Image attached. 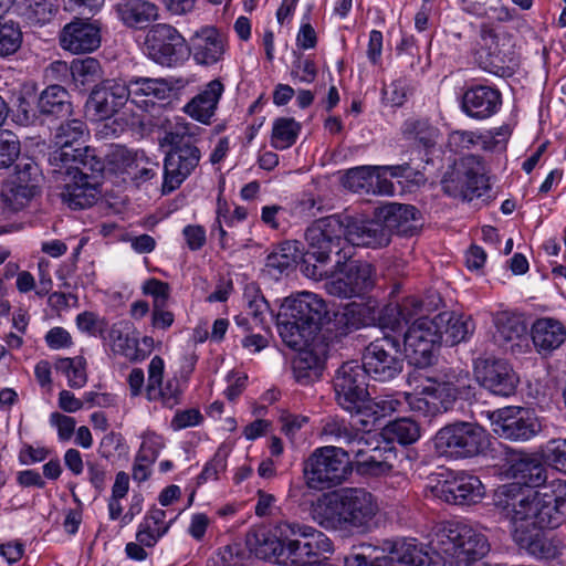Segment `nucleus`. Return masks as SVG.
Returning a JSON list of instances; mask_svg holds the SVG:
<instances>
[{
    "instance_id": "1",
    "label": "nucleus",
    "mask_w": 566,
    "mask_h": 566,
    "mask_svg": "<svg viewBox=\"0 0 566 566\" xmlns=\"http://www.w3.org/2000/svg\"><path fill=\"white\" fill-rule=\"evenodd\" d=\"M378 511L373 493L363 488H344L322 494L313 503L312 517L324 530L347 536L368 533Z\"/></svg>"
},
{
    "instance_id": "2",
    "label": "nucleus",
    "mask_w": 566,
    "mask_h": 566,
    "mask_svg": "<svg viewBox=\"0 0 566 566\" xmlns=\"http://www.w3.org/2000/svg\"><path fill=\"white\" fill-rule=\"evenodd\" d=\"M494 504L510 518L513 527L556 528L566 518V497L524 490L517 484L500 486Z\"/></svg>"
},
{
    "instance_id": "3",
    "label": "nucleus",
    "mask_w": 566,
    "mask_h": 566,
    "mask_svg": "<svg viewBox=\"0 0 566 566\" xmlns=\"http://www.w3.org/2000/svg\"><path fill=\"white\" fill-rule=\"evenodd\" d=\"M86 161L69 164L59 171L48 167L50 178L62 185L61 198L71 209L91 208L101 193V177L105 164L97 150H87Z\"/></svg>"
},
{
    "instance_id": "4",
    "label": "nucleus",
    "mask_w": 566,
    "mask_h": 566,
    "mask_svg": "<svg viewBox=\"0 0 566 566\" xmlns=\"http://www.w3.org/2000/svg\"><path fill=\"white\" fill-rule=\"evenodd\" d=\"M199 130L200 127L195 124L178 122L165 133L163 144L169 145L170 150L164 160V195L178 189L198 167L201 158L200 149L196 146Z\"/></svg>"
},
{
    "instance_id": "5",
    "label": "nucleus",
    "mask_w": 566,
    "mask_h": 566,
    "mask_svg": "<svg viewBox=\"0 0 566 566\" xmlns=\"http://www.w3.org/2000/svg\"><path fill=\"white\" fill-rule=\"evenodd\" d=\"M428 546L443 562V556H448L465 564L481 559L490 548L482 533L467 523L455 521L437 525Z\"/></svg>"
},
{
    "instance_id": "6",
    "label": "nucleus",
    "mask_w": 566,
    "mask_h": 566,
    "mask_svg": "<svg viewBox=\"0 0 566 566\" xmlns=\"http://www.w3.org/2000/svg\"><path fill=\"white\" fill-rule=\"evenodd\" d=\"M486 431L474 422L455 421L440 428L433 437L437 454L449 460L471 459L486 447Z\"/></svg>"
},
{
    "instance_id": "7",
    "label": "nucleus",
    "mask_w": 566,
    "mask_h": 566,
    "mask_svg": "<svg viewBox=\"0 0 566 566\" xmlns=\"http://www.w3.org/2000/svg\"><path fill=\"white\" fill-rule=\"evenodd\" d=\"M285 346L291 353L285 358L291 361L293 378L301 385H308L318 379L324 369L329 350V342L326 335L294 336L285 338Z\"/></svg>"
},
{
    "instance_id": "8",
    "label": "nucleus",
    "mask_w": 566,
    "mask_h": 566,
    "mask_svg": "<svg viewBox=\"0 0 566 566\" xmlns=\"http://www.w3.org/2000/svg\"><path fill=\"white\" fill-rule=\"evenodd\" d=\"M348 255L344 252L335 264L326 270L324 276L325 290L328 294L343 298L360 296L369 292L376 281L375 268L365 261L354 260L347 262Z\"/></svg>"
},
{
    "instance_id": "9",
    "label": "nucleus",
    "mask_w": 566,
    "mask_h": 566,
    "mask_svg": "<svg viewBox=\"0 0 566 566\" xmlns=\"http://www.w3.org/2000/svg\"><path fill=\"white\" fill-rule=\"evenodd\" d=\"M343 447L325 446L316 449L305 462L304 475L311 489L325 490L342 484L352 473Z\"/></svg>"
},
{
    "instance_id": "10",
    "label": "nucleus",
    "mask_w": 566,
    "mask_h": 566,
    "mask_svg": "<svg viewBox=\"0 0 566 566\" xmlns=\"http://www.w3.org/2000/svg\"><path fill=\"white\" fill-rule=\"evenodd\" d=\"M88 137L90 130L85 122L73 118L60 123L52 132L53 148L48 155L49 167H54V170L59 171L65 165L86 161V150H96L90 146H82Z\"/></svg>"
},
{
    "instance_id": "11",
    "label": "nucleus",
    "mask_w": 566,
    "mask_h": 566,
    "mask_svg": "<svg viewBox=\"0 0 566 566\" xmlns=\"http://www.w3.org/2000/svg\"><path fill=\"white\" fill-rule=\"evenodd\" d=\"M326 304L318 295L298 292L285 297V338L306 335H326L321 325L326 315Z\"/></svg>"
},
{
    "instance_id": "12",
    "label": "nucleus",
    "mask_w": 566,
    "mask_h": 566,
    "mask_svg": "<svg viewBox=\"0 0 566 566\" xmlns=\"http://www.w3.org/2000/svg\"><path fill=\"white\" fill-rule=\"evenodd\" d=\"M441 187L446 195L461 200L483 196L489 189V178L482 159L475 155L463 157L444 174Z\"/></svg>"
},
{
    "instance_id": "13",
    "label": "nucleus",
    "mask_w": 566,
    "mask_h": 566,
    "mask_svg": "<svg viewBox=\"0 0 566 566\" xmlns=\"http://www.w3.org/2000/svg\"><path fill=\"white\" fill-rule=\"evenodd\" d=\"M360 365L374 380L386 382L395 379L403 369L399 338L385 335L371 342L364 350Z\"/></svg>"
},
{
    "instance_id": "14",
    "label": "nucleus",
    "mask_w": 566,
    "mask_h": 566,
    "mask_svg": "<svg viewBox=\"0 0 566 566\" xmlns=\"http://www.w3.org/2000/svg\"><path fill=\"white\" fill-rule=\"evenodd\" d=\"M322 436L326 441L335 442L343 447L352 467L380 448L377 434L354 428L344 419L327 418L322 427Z\"/></svg>"
},
{
    "instance_id": "15",
    "label": "nucleus",
    "mask_w": 566,
    "mask_h": 566,
    "mask_svg": "<svg viewBox=\"0 0 566 566\" xmlns=\"http://www.w3.org/2000/svg\"><path fill=\"white\" fill-rule=\"evenodd\" d=\"M310 247V258H314L317 265L326 269L331 254L343 256L345 239V227L343 214H333L316 220L307 228L305 233Z\"/></svg>"
},
{
    "instance_id": "16",
    "label": "nucleus",
    "mask_w": 566,
    "mask_h": 566,
    "mask_svg": "<svg viewBox=\"0 0 566 566\" xmlns=\"http://www.w3.org/2000/svg\"><path fill=\"white\" fill-rule=\"evenodd\" d=\"M145 48L148 56L163 66H176L189 57L186 39L175 27L166 23H157L148 30Z\"/></svg>"
},
{
    "instance_id": "17",
    "label": "nucleus",
    "mask_w": 566,
    "mask_h": 566,
    "mask_svg": "<svg viewBox=\"0 0 566 566\" xmlns=\"http://www.w3.org/2000/svg\"><path fill=\"white\" fill-rule=\"evenodd\" d=\"M491 420L495 434L514 442L530 441L542 431V423L534 412L521 407L497 409Z\"/></svg>"
},
{
    "instance_id": "18",
    "label": "nucleus",
    "mask_w": 566,
    "mask_h": 566,
    "mask_svg": "<svg viewBox=\"0 0 566 566\" xmlns=\"http://www.w3.org/2000/svg\"><path fill=\"white\" fill-rule=\"evenodd\" d=\"M367 374L358 361H346L334 377V390L338 405L349 411H359L369 398Z\"/></svg>"
},
{
    "instance_id": "19",
    "label": "nucleus",
    "mask_w": 566,
    "mask_h": 566,
    "mask_svg": "<svg viewBox=\"0 0 566 566\" xmlns=\"http://www.w3.org/2000/svg\"><path fill=\"white\" fill-rule=\"evenodd\" d=\"M474 377L482 388L501 397L514 395L520 382L518 376L505 359L491 356L474 360Z\"/></svg>"
},
{
    "instance_id": "20",
    "label": "nucleus",
    "mask_w": 566,
    "mask_h": 566,
    "mask_svg": "<svg viewBox=\"0 0 566 566\" xmlns=\"http://www.w3.org/2000/svg\"><path fill=\"white\" fill-rule=\"evenodd\" d=\"M432 319L420 318L412 322L403 335L406 357L411 364L423 367L431 364L436 347L441 344Z\"/></svg>"
},
{
    "instance_id": "21",
    "label": "nucleus",
    "mask_w": 566,
    "mask_h": 566,
    "mask_svg": "<svg viewBox=\"0 0 566 566\" xmlns=\"http://www.w3.org/2000/svg\"><path fill=\"white\" fill-rule=\"evenodd\" d=\"M434 495L442 501L455 505H472L484 496V485L473 474L458 472L444 480H439L432 489Z\"/></svg>"
},
{
    "instance_id": "22",
    "label": "nucleus",
    "mask_w": 566,
    "mask_h": 566,
    "mask_svg": "<svg viewBox=\"0 0 566 566\" xmlns=\"http://www.w3.org/2000/svg\"><path fill=\"white\" fill-rule=\"evenodd\" d=\"M347 244L366 249H382L389 245L388 232L373 212L371 218L343 214Z\"/></svg>"
},
{
    "instance_id": "23",
    "label": "nucleus",
    "mask_w": 566,
    "mask_h": 566,
    "mask_svg": "<svg viewBox=\"0 0 566 566\" xmlns=\"http://www.w3.org/2000/svg\"><path fill=\"white\" fill-rule=\"evenodd\" d=\"M129 102L127 83L119 78H108L95 85L87 104L98 118H109Z\"/></svg>"
},
{
    "instance_id": "24",
    "label": "nucleus",
    "mask_w": 566,
    "mask_h": 566,
    "mask_svg": "<svg viewBox=\"0 0 566 566\" xmlns=\"http://www.w3.org/2000/svg\"><path fill=\"white\" fill-rule=\"evenodd\" d=\"M62 49L74 54L95 51L101 45V25L97 21L75 19L67 23L60 33Z\"/></svg>"
},
{
    "instance_id": "25",
    "label": "nucleus",
    "mask_w": 566,
    "mask_h": 566,
    "mask_svg": "<svg viewBox=\"0 0 566 566\" xmlns=\"http://www.w3.org/2000/svg\"><path fill=\"white\" fill-rule=\"evenodd\" d=\"M512 536L520 548L535 558L555 559L563 551L562 541L543 528L515 526Z\"/></svg>"
},
{
    "instance_id": "26",
    "label": "nucleus",
    "mask_w": 566,
    "mask_h": 566,
    "mask_svg": "<svg viewBox=\"0 0 566 566\" xmlns=\"http://www.w3.org/2000/svg\"><path fill=\"white\" fill-rule=\"evenodd\" d=\"M126 83L129 103L143 112H151L158 102L172 95V86L165 78L133 77Z\"/></svg>"
},
{
    "instance_id": "27",
    "label": "nucleus",
    "mask_w": 566,
    "mask_h": 566,
    "mask_svg": "<svg viewBox=\"0 0 566 566\" xmlns=\"http://www.w3.org/2000/svg\"><path fill=\"white\" fill-rule=\"evenodd\" d=\"M418 213L415 206L398 202H389L375 208V216L388 232V243L391 242L394 233L405 237L412 235L417 230Z\"/></svg>"
},
{
    "instance_id": "28",
    "label": "nucleus",
    "mask_w": 566,
    "mask_h": 566,
    "mask_svg": "<svg viewBox=\"0 0 566 566\" xmlns=\"http://www.w3.org/2000/svg\"><path fill=\"white\" fill-rule=\"evenodd\" d=\"M502 95L489 85H473L467 88L461 98L462 112L474 119H486L499 112Z\"/></svg>"
},
{
    "instance_id": "29",
    "label": "nucleus",
    "mask_w": 566,
    "mask_h": 566,
    "mask_svg": "<svg viewBox=\"0 0 566 566\" xmlns=\"http://www.w3.org/2000/svg\"><path fill=\"white\" fill-rule=\"evenodd\" d=\"M430 308L417 296L405 297L400 303L385 306L379 314V322L384 328L397 331L403 324L428 318Z\"/></svg>"
},
{
    "instance_id": "30",
    "label": "nucleus",
    "mask_w": 566,
    "mask_h": 566,
    "mask_svg": "<svg viewBox=\"0 0 566 566\" xmlns=\"http://www.w3.org/2000/svg\"><path fill=\"white\" fill-rule=\"evenodd\" d=\"M188 50L198 64L212 65L223 55L224 41L216 28L203 27L192 34Z\"/></svg>"
},
{
    "instance_id": "31",
    "label": "nucleus",
    "mask_w": 566,
    "mask_h": 566,
    "mask_svg": "<svg viewBox=\"0 0 566 566\" xmlns=\"http://www.w3.org/2000/svg\"><path fill=\"white\" fill-rule=\"evenodd\" d=\"M432 321L438 331L437 334L441 335V343L449 346L467 342L475 329V324L470 316L455 312L439 313Z\"/></svg>"
},
{
    "instance_id": "32",
    "label": "nucleus",
    "mask_w": 566,
    "mask_h": 566,
    "mask_svg": "<svg viewBox=\"0 0 566 566\" xmlns=\"http://www.w3.org/2000/svg\"><path fill=\"white\" fill-rule=\"evenodd\" d=\"M316 543L311 537V526L289 524L285 526V562L307 563L315 557Z\"/></svg>"
},
{
    "instance_id": "33",
    "label": "nucleus",
    "mask_w": 566,
    "mask_h": 566,
    "mask_svg": "<svg viewBox=\"0 0 566 566\" xmlns=\"http://www.w3.org/2000/svg\"><path fill=\"white\" fill-rule=\"evenodd\" d=\"M531 334L536 350L543 356L552 354L566 340V327L562 322L551 317L536 319Z\"/></svg>"
},
{
    "instance_id": "34",
    "label": "nucleus",
    "mask_w": 566,
    "mask_h": 566,
    "mask_svg": "<svg viewBox=\"0 0 566 566\" xmlns=\"http://www.w3.org/2000/svg\"><path fill=\"white\" fill-rule=\"evenodd\" d=\"M283 532L280 526L274 530L259 528L247 535V545L254 555L261 559L281 564L280 556L283 553Z\"/></svg>"
},
{
    "instance_id": "35",
    "label": "nucleus",
    "mask_w": 566,
    "mask_h": 566,
    "mask_svg": "<svg viewBox=\"0 0 566 566\" xmlns=\"http://www.w3.org/2000/svg\"><path fill=\"white\" fill-rule=\"evenodd\" d=\"M394 566H443V560L415 538L395 539Z\"/></svg>"
},
{
    "instance_id": "36",
    "label": "nucleus",
    "mask_w": 566,
    "mask_h": 566,
    "mask_svg": "<svg viewBox=\"0 0 566 566\" xmlns=\"http://www.w3.org/2000/svg\"><path fill=\"white\" fill-rule=\"evenodd\" d=\"M509 472L516 480L513 484L522 488V484L530 488H538L545 484L547 471L545 465L535 457L520 454L511 460Z\"/></svg>"
},
{
    "instance_id": "37",
    "label": "nucleus",
    "mask_w": 566,
    "mask_h": 566,
    "mask_svg": "<svg viewBox=\"0 0 566 566\" xmlns=\"http://www.w3.org/2000/svg\"><path fill=\"white\" fill-rule=\"evenodd\" d=\"M222 92L223 84L219 80L209 82L202 92L185 105V113L202 124H209Z\"/></svg>"
},
{
    "instance_id": "38",
    "label": "nucleus",
    "mask_w": 566,
    "mask_h": 566,
    "mask_svg": "<svg viewBox=\"0 0 566 566\" xmlns=\"http://www.w3.org/2000/svg\"><path fill=\"white\" fill-rule=\"evenodd\" d=\"M36 108L42 116L54 118L70 116L73 112L69 92L57 84L49 85L40 93Z\"/></svg>"
},
{
    "instance_id": "39",
    "label": "nucleus",
    "mask_w": 566,
    "mask_h": 566,
    "mask_svg": "<svg viewBox=\"0 0 566 566\" xmlns=\"http://www.w3.org/2000/svg\"><path fill=\"white\" fill-rule=\"evenodd\" d=\"M314 258H310V251L304 253V245L302 242L293 240L285 241V270L294 265L300 269V272L315 281L323 280L324 276L328 275V271L322 265H317Z\"/></svg>"
},
{
    "instance_id": "40",
    "label": "nucleus",
    "mask_w": 566,
    "mask_h": 566,
    "mask_svg": "<svg viewBox=\"0 0 566 566\" xmlns=\"http://www.w3.org/2000/svg\"><path fill=\"white\" fill-rule=\"evenodd\" d=\"M52 70H70L76 87H85L86 85L101 80L103 75L98 60L90 56L73 60L70 67H67L65 62H55L52 64Z\"/></svg>"
},
{
    "instance_id": "41",
    "label": "nucleus",
    "mask_w": 566,
    "mask_h": 566,
    "mask_svg": "<svg viewBox=\"0 0 566 566\" xmlns=\"http://www.w3.org/2000/svg\"><path fill=\"white\" fill-rule=\"evenodd\" d=\"M112 348L115 353H118L129 360H143L147 353L138 348V339L130 335V326L128 323L114 324L108 333Z\"/></svg>"
},
{
    "instance_id": "42",
    "label": "nucleus",
    "mask_w": 566,
    "mask_h": 566,
    "mask_svg": "<svg viewBox=\"0 0 566 566\" xmlns=\"http://www.w3.org/2000/svg\"><path fill=\"white\" fill-rule=\"evenodd\" d=\"M116 8L122 21L130 28L142 27L157 17V7L147 0H122Z\"/></svg>"
},
{
    "instance_id": "43",
    "label": "nucleus",
    "mask_w": 566,
    "mask_h": 566,
    "mask_svg": "<svg viewBox=\"0 0 566 566\" xmlns=\"http://www.w3.org/2000/svg\"><path fill=\"white\" fill-rule=\"evenodd\" d=\"M401 134L408 142L423 148H431L437 144L439 129L424 118H409L401 126Z\"/></svg>"
},
{
    "instance_id": "44",
    "label": "nucleus",
    "mask_w": 566,
    "mask_h": 566,
    "mask_svg": "<svg viewBox=\"0 0 566 566\" xmlns=\"http://www.w3.org/2000/svg\"><path fill=\"white\" fill-rule=\"evenodd\" d=\"M371 319L367 305L353 302L336 314L335 325L340 334L346 335L368 325Z\"/></svg>"
},
{
    "instance_id": "45",
    "label": "nucleus",
    "mask_w": 566,
    "mask_h": 566,
    "mask_svg": "<svg viewBox=\"0 0 566 566\" xmlns=\"http://www.w3.org/2000/svg\"><path fill=\"white\" fill-rule=\"evenodd\" d=\"M380 436L388 442L396 441L402 446H408L419 440L421 429L416 420L411 418H399L387 423Z\"/></svg>"
},
{
    "instance_id": "46",
    "label": "nucleus",
    "mask_w": 566,
    "mask_h": 566,
    "mask_svg": "<svg viewBox=\"0 0 566 566\" xmlns=\"http://www.w3.org/2000/svg\"><path fill=\"white\" fill-rule=\"evenodd\" d=\"M495 325L494 338L499 346L505 349H513L515 344L518 345L516 342L526 336L527 327L517 317L501 315L496 318Z\"/></svg>"
},
{
    "instance_id": "47",
    "label": "nucleus",
    "mask_w": 566,
    "mask_h": 566,
    "mask_svg": "<svg viewBox=\"0 0 566 566\" xmlns=\"http://www.w3.org/2000/svg\"><path fill=\"white\" fill-rule=\"evenodd\" d=\"M395 457L394 449L387 443L360 460L355 468L359 474L364 475L378 476L387 474L392 470L390 460Z\"/></svg>"
},
{
    "instance_id": "48",
    "label": "nucleus",
    "mask_w": 566,
    "mask_h": 566,
    "mask_svg": "<svg viewBox=\"0 0 566 566\" xmlns=\"http://www.w3.org/2000/svg\"><path fill=\"white\" fill-rule=\"evenodd\" d=\"M139 154L122 145H112L102 160L105 164V169H108L111 172L130 174L133 166L137 164Z\"/></svg>"
},
{
    "instance_id": "49",
    "label": "nucleus",
    "mask_w": 566,
    "mask_h": 566,
    "mask_svg": "<svg viewBox=\"0 0 566 566\" xmlns=\"http://www.w3.org/2000/svg\"><path fill=\"white\" fill-rule=\"evenodd\" d=\"M428 385L423 386L421 394L429 396L441 407V412H446L453 407L457 400L455 394L448 384L443 375L434 378H428Z\"/></svg>"
},
{
    "instance_id": "50",
    "label": "nucleus",
    "mask_w": 566,
    "mask_h": 566,
    "mask_svg": "<svg viewBox=\"0 0 566 566\" xmlns=\"http://www.w3.org/2000/svg\"><path fill=\"white\" fill-rule=\"evenodd\" d=\"M85 359L82 356L59 358L54 367L56 371L67 378V384L72 388H82L87 381L85 370Z\"/></svg>"
},
{
    "instance_id": "51",
    "label": "nucleus",
    "mask_w": 566,
    "mask_h": 566,
    "mask_svg": "<svg viewBox=\"0 0 566 566\" xmlns=\"http://www.w3.org/2000/svg\"><path fill=\"white\" fill-rule=\"evenodd\" d=\"M375 172V166L355 167L344 175L342 184L353 192L369 193L374 187Z\"/></svg>"
},
{
    "instance_id": "52",
    "label": "nucleus",
    "mask_w": 566,
    "mask_h": 566,
    "mask_svg": "<svg viewBox=\"0 0 566 566\" xmlns=\"http://www.w3.org/2000/svg\"><path fill=\"white\" fill-rule=\"evenodd\" d=\"M22 44V31L19 23L0 18V56L15 53Z\"/></svg>"
},
{
    "instance_id": "53",
    "label": "nucleus",
    "mask_w": 566,
    "mask_h": 566,
    "mask_svg": "<svg viewBox=\"0 0 566 566\" xmlns=\"http://www.w3.org/2000/svg\"><path fill=\"white\" fill-rule=\"evenodd\" d=\"M57 13V6L53 0H33L25 11V17L31 24L44 25Z\"/></svg>"
},
{
    "instance_id": "54",
    "label": "nucleus",
    "mask_w": 566,
    "mask_h": 566,
    "mask_svg": "<svg viewBox=\"0 0 566 566\" xmlns=\"http://www.w3.org/2000/svg\"><path fill=\"white\" fill-rule=\"evenodd\" d=\"M20 153L21 145L18 136L10 130L0 132V169L11 167Z\"/></svg>"
},
{
    "instance_id": "55",
    "label": "nucleus",
    "mask_w": 566,
    "mask_h": 566,
    "mask_svg": "<svg viewBox=\"0 0 566 566\" xmlns=\"http://www.w3.org/2000/svg\"><path fill=\"white\" fill-rule=\"evenodd\" d=\"M32 196V190L22 185L8 186L1 189V200L3 206L12 212L24 208Z\"/></svg>"
},
{
    "instance_id": "56",
    "label": "nucleus",
    "mask_w": 566,
    "mask_h": 566,
    "mask_svg": "<svg viewBox=\"0 0 566 566\" xmlns=\"http://www.w3.org/2000/svg\"><path fill=\"white\" fill-rule=\"evenodd\" d=\"M159 164L151 161L145 154L142 151L138 156L137 164L133 166L130 170V179L137 185L145 184L153 178L157 177L159 174Z\"/></svg>"
},
{
    "instance_id": "57",
    "label": "nucleus",
    "mask_w": 566,
    "mask_h": 566,
    "mask_svg": "<svg viewBox=\"0 0 566 566\" xmlns=\"http://www.w3.org/2000/svg\"><path fill=\"white\" fill-rule=\"evenodd\" d=\"M244 298L248 304V313L255 321L262 322L263 314L269 311V304L264 296L260 293L255 284H249L244 289Z\"/></svg>"
},
{
    "instance_id": "58",
    "label": "nucleus",
    "mask_w": 566,
    "mask_h": 566,
    "mask_svg": "<svg viewBox=\"0 0 566 566\" xmlns=\"http://www.w3.org/2000/svg\"><path fill=\"white\" fill-rule=\"evenodd\" d=\"M403 400L412 411L424 417H433L441 412V407H439L438 402L426 395L405 394Z\"/></svg>"
},
{
    "instance_id": "59",
    "label": "nucleus",
    "mask_w": 566,
    "mask_h": 566,
    "mask_svg": "<svg viewBox=\"0 0 566 566\" xmlns=\"http://www.w3.org/2000/svg\"><path fill=\"white\" fill-rule=\"evenodd\" d=\"M544 457L557 470L566 473V439H554L546 443Z\"/></svg>"
},
{
    "instance_id": "60",
    "label": "nucleus",
    "mask_w": 566,
    "mask_h": 566,
    "mask_svg": "<svg viewBox=\"0 0 566 566\" xmlns=\"http://www.w3.org/2000/svg\"><path fill=\"white\" fill-rule=\"evenodd\" d=\"M181 391L179 389V382L176 379L168 380L165 386L163 382L156 387L154 395H147L149 400L161 399L163 403L172 408L179 402Z\"/></svg>"
},
{
    "instance_id": "61",
    "label": "nucleus",
    "mask_w": 566,
    "mask_h": 566,
    "mask_svg": "<svg viewBox=\"0 0 566 566\" xmlns=\"http://www.w3.org/2000/svg\"><path fill=\"white\" fill-rule=\"evenodd\" d=\"M163 447L164 443L160 437L156 434H147L144 437L142 446L136 454V459L147 464H153L157 460Z\"/></svg>"
},
{
    "instance_id": "62",
    "label": "nucleus",
    "mask_w": 566,
    "mask_h": 566,
    "mask_svg": "<svg viewBox=\"0 0 566 566\" xmlns=\"http://www.w3.org/2000/svg\"><path fill=\"white\" fill-rule=\"evenodd\" d=\"M306 423V417L287 415L285 412V436L289 437L293 447H297L305 442L306 434L302 432V428Z\"/></svg>"
},
{
    "instance_id": "63",
    "label": "nucleus",
    "mask_w": 566,
    "mask_h": 566,
    "mask_svg": "<svg viewBox=\"0 0 566 566\" xmlns=\"http://www.w3.org/2000/svg\"><path fill=\"white\" fill-rule=\"evenodd\" d=\"M479 140V136L469 130H453L448 136V148L453 153L471 149Z\"/></svg>"
},
{
    "instance_id": "64",
    "label": "nucleus",
    "mask_w": 566,
    "mask_h": 566,
    "mask_svg": "<svg viewBox=\"0 0 566 566\" xmlns=\"http://www.w3.org/2000/svg\"><path fill=\"white\" fill-rule=\"evenodd\" d=\"M170 523L171 522L165 524L164 527H153L148 520H145L136 534L137 542L146 547L154 546L157 541L168 532Z\"/></svg>"
}]
</instances>
